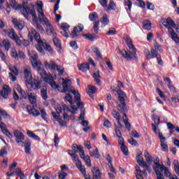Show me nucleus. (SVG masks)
Returning a JSON list of instances; mask_svg holds the SVG:
<instances>
[{
  "label": "nucleus",
  "instance_id": "nucleus-3",
  "mask_svg": "<svg viewBox=\"0 0 179 179\" xmlns=\"http://www.w3.org/2000/svg\"><path fill=\"white\" fill-rule=\"evenodd\" d=\"M62 80L63 82H67L70 87V89L68 90L66 92L65 91L60 92L61 93H66V96H64V100L65 101H68L71 105L72 110H71L69 109V110L68 111H69L72 114H76V111H78V108L73 105V102L72 96H71V94H69V93H73V94H74V97L77 101L78 107H81V106H83V102L80 101V95L79 94V92H76L75 89H73V87L71 86V83H69V80H65L64 78H62Z\"/></svg>",
  "mask_w": 179,
  "mask_h": 179
},
{
  "label": "nucleus",
  "instance_id": "nucleus-42",
  "mask_svg": "<svg viewBox=\"0 0 179 179\" xmlns=\"http://www.w3.org/2000/svg\"><path fill=\"white\" fill-rule=\"evenodd\" d=\"M99 17V15L95 12L92 13L89 15V18L92 22H94V20H97Z\"/></svg>",
  "mask_w": 179,
  "mask_h": 179
},
{
  "label": "nucleus",
  "instance_id": "nucleus-17",
  "mask_svg": "<svg viewBox=\"0 0 179 179\" xmlns=\"http://www.w3.org/2000/svg\"><path fill=\"white\" fill-rule=\"evenodd\" d=\"M24 76L26 79V82L33 79V75L31 74V67H30V66H25L24 67Z\"/></svg>",
  "mask_w": 179,
  "mask_h": 179
},
{
  "label": "nucleus",
  "instance_id": "nucleus-4",
  "mask_svg": "<svg viewBox=\"0 0 179 179\" xmlns=\"http://www.w3.org/2000/svg\"><path fill=\"white\" fill-rule=\"evenodd\" d=\"M126 43L129 47V50H122L121 52L119 50L118 53L121 54L127 61H131L134 58H136V48H135L132 43V39L129 36H127Z\"/></svg>",
  "mask_w": 179,
  "mask_h": 179
},
{
  "label": "nucleus",
  "instance_id": "nucleus-48",
  "mask_svg": "<svg viewBox=\"0 0 179 179\" xmlns=\"http://www.w3.org/2000/svg\"><path fill=\"white\" fill-rule=\"evenodd\" d=\"M161 172L164 174L165 177H171V173H170V171H169V169L166 166L164 168V169H162V171Z\"/></svg>",
  "mask_w": 179,
  "mask_h": 179
},
{
  "label": "nucleus",
  "instance_id": "nucleus-1",
  "mask_svg": "<svg viewBox=\"0 0 179 179\" xmlns=\"http://www.w3.org/2000/svg\"><path fill=\"white\" fill-rule=\"evenodd\" d=\"M29 55L31 57V62L34 68L38 67V72L41 75L42 79H43L44 82L48 83L52 89H57L59 92H68L71 87H69V84L68 82L63 81L60 85H57L55 83V79H57V76L52 74H47L45 70L41 69L40 66L41 65V62L38 61V55L36 51H31L29 52Z\"/></svg>",
  "mask_w": 179,
  "mask_h": 179
},
{
  "label": "nucleus",
  "instance_id": "nucleus-10",
  "mask_svg": "<svg viewBox=\"0 0 179 179\" xmlns=\"http://www.w3.org/2000/svg\"><path fill=\"white\" fill-rule=\"evenodd\" d=\"M56 111L52 112V115L53 116V118H55V121H58V120H60L59 118V114L64 111V113H68L69 111V107L68 106L65 105L64 103H62L61 105H57L56 106Z\"/></svg>",
  "mask_w": 179,
  "mask_h": 179
},
{
  "label": "nucleus",
  "instance_id": "nucleus-36",
  "mask_svg": "<svg viewBox=\"0 0 179 179\" xmlns=\"http://www.w3.org/2000/svg\"><path fill=\"white\" fill-rule=\"evenodd\" d=\"M41 96L43 100H47L48 99V95L47 94V88H42L41 90Z\"/></svg>",
  "mask_w": 179,
  "mask_h": 179
},
{
  "label": "nucleus",
  "instance_id": "nucleus-40",
  "mask_svg": "<svg viewBox=\"0 0 179 179\" xmlns=\"http://www.w3.org/2000/svg\"><path fill=\"white\" fill-rule=\"evenodd\" d=\"M144 156H145V161L147 162V163H152V157L150 156V154L149 153V152L145 151Z\"/></svg>",
  "mask_w": 179,
  "mask_h": 179
},
{
  "label": "nucleus",
  "instance_id": "nucleus-23",
  "mask_svg": "<svg viewBox=\"0 0 179 179\" xmlns=\"http://www.w3.org/2000/svg\"><path fill=\"white\" fill-rule=\"evenodd\" d=\"M27 110L29 114H31L34 117H38V115L40 114V111H38V110L31 108L30 106H27Z\"/></svg>",
  "mask_w": 179,
  "mask_h": 179
},
{
  "label": "nucleus",
  "instance_id": "nucleus-15",
  "mask_svg": "<svg viewBox=\"0 0 179 179\" xmlns=\"http://www.w3.org/2000/svg\"><path fill=\"white\" fill-rule=\"evenodd\" d=\"M20 11L22 12V13L24 16V17H27V15H29V13L30 15H31V16H32V17H34V19H36V17H37L36 15V10H34V8H32L30 10L27 7H21Z\"/></svg>",
  "mask_w": 179,
  "mask_h": 179
},
{
  "label": "nucleus",
  "instance_id": "nucleus-56",
  "mask_svg": "<svg viewBox=\"0 0 179 179\" xmlns=\"http://www.w3.org/2000/svg\"><path fill=\"white\" fill-rule=\"evenodd\" d=\"M80 107H81V113L78 118L79 120H85V108L83 107V105Z\"/></svg>",
  "mask_w": 179,
  "mask_h": 179
},
{
  "label": "nucleus",
  "instance_id": "nucleus-58",
  "mask_svg": "<svg viewBox=\"0 0 179 179\" xmlns=\"http://www.w3.org/2000/svg\"><path fill=\"white\" fill-rule=\"evenodd\" d=\"M78 33H79V29H78V27H74V29L71 34L72 38H74V37H78Z\"/></svg>",
  "mask_w": 179,
  "mask_h": 179
},
{
  "label": "nucleus",
  "instance_id": "nucleus-24",
  "mask_svg": "<svg viewBox=\"0 0 179 179\" xmlns=\"http://www.w3.org/2000/svg\"><path fill=\"white\" fill-rule=\"evenodd\" d=\"M93 78L96 85H99V86H101V80H100V78H101V76H100V71L96 70L93 75Z\"/></svg>",
  "mask_w": 179,
  "mask_h": 179
},
{
  "label": "nucleus",
  "instance_id": "nucleus-43",
  "mask_svg": "<svg viewBox=\"0 0 179 179\" xmlns=\"http://www.w3.org/2000/svg\"><path fill=\"white\" fill-rule=\"evenodd\" d=\"M161 148L162 152H169V145L166 143V141L161 143Z\"/></svg>",
  "mask_w": 179,
  "mask_h": 179
},
{
  "label": "nucleus",
  "instance_id": "nucleus-8",
  "mask_svg": "<svg viewBox=\"0 0 179 179\" xmlns=\"http://www.w3.org/2000/svg\"><path fill=\"white\" fill-rule=\"evenodd\" d=\"M68 153L69 155H71V159L76 162V166L77 169L82 173L83 176L86 174V169L85 166L82 165V162L79 160V157H78V155L76 153L72 152L71 150H69L68 151Z\"/></svg>",
  "mask_w": 179,
  "mask_h": 179
},
{
  "label": "nucleus",
  "instance_id": "nucleus-59",
  "mask_svg": "<svg viewBox=\"0 0 179 179\" xmlns=\"http://www.w3.org/2000/svg\"><path fill=\"white\" fill-rule=\"evenodd\" d=\"M124 6L128 7L129 10H131L132 1H131V0H124Z\"/></svg>",
  "mask_w": 179,
  "mask_h": 179
},
{
  "label": "nucleus",
  "instance_id": "nucleus-32",
  "mask_svg": "<svg viewBox=\"0 0 179 179\" xmlns=\"http://www.w3.org/2000/svg\"><path fill=\"white\" fill-rule=\"evenodd\" d=\"M27 135L29 136V138H33V139H36V141H40V137L36 135L33 131L28 130L27 131Z\"/></svg>",
  "mask_w": 179,
  "mask_h": 179
},
{
  "label": "nucleus",
  "instance_id": "nucleus-5",
  "mask_svg": "<svg viewBox=\"0 0 179 179\" xmlns=\"http://www.w3.org/2000/svg\"><path fill=\"white\" fill-rule=\"evenodd\" d=\"M163 26L168 29L171 38L175 41L177 45H179V37L177 33L174 31L173 27H176V23L171 19L164 20L162 22Z\"/></svg>",
  "mask_w": 179,
  "mask_h": 179
},
{
  "label": "nucleus",
  "instance_id": "nucleus-28",
  "mask_svg": "<svg viewBox=\"0 0 179 179\" xmlns=\"http://www.w3.org/2000/svg\"><path fill=\"white\" fill-rule=\"evenodd\" d=\"M37 43L38 44L36 46L37 51H38L42 55H44V50L43 49V47L44 48V42H37Z\"/></svg>",
  "mask_w": 179,
  "mask_h": 179
},
{
  "label": "nucleus",
  "instance_id": "nucleus-37",
  "mask_svg": "<svg viewBox=\"0 0 179 179\" xmlns=\"http://www.w3.org/2000/svg\"><path fill=\"white\" fill-rule=\"evenodd\" d=\"M92 50L94 54L98 57V58H100L101 59L103 58V56L101 55V53L100 52V50H99V48L97 47H92Z\"/></svg>",
  "mask_w": 179,
  "mask_h": 179
},
{
  "label": "nucleus",
  "instance_id": "nucleus-18",
  "mask_svg": "<svg viewBox=\"0 0 179 179\" xmlns=\"http://www.w3.org/2000/svg\"><path fill=\"white\" fill-rule=\"evenodd\" d=\"M137 163H138L139 166L141 167H145L147 170H149V166H148V163L143 161V157H142V152H138L136 156Z\"/></svg>",
  "mask_w": 179,
  "mask_h": 179
},
{
  "label": "nucleus",
  "instance_id": "nucleus-14",
  "mask_svg": "<svg viewBox=\"0 0 179 179\" xmlns=\"http://www.w3.org/2000/svg\"><path fill=\"white\" fill-rule=\"evenodd\" d=\"M28 37L29 40H31V41H33V37L34 38H35L37 43H40L43 41L41 39V37L40 36V34H38V32H37V31H36V29H34V28L31 29V31L28 34Z\"/></svg>",
  "mask_w": 179,
  "mask_h": 179
},
{
  "label": "nucleus",
  "instance_id": "nucleus-46",
  "mask_svg": "<svg viewBox=\"0 0 179 179\" xmlns=\"http://www.w3.org/2000/svg\"><path fill=\"white\" fill-rule=\"evenodd\" d=\"M160 55L157 54V50L155 49H151L150 51V58H157Z\"/></svg>",
  "mask_w": 179,
  "mask_h": 179
},
{
  "label": "nucleus",
  "instance_id": "nucleus-13",
  "mask_svg": "<svg viewBox=\"0 0 179 179\" xmlns=\"http://www.w3.org/2000/svg\"><path fill=\"white\" fill-rule=\"evenodd\" d=\"M13 134L15 138V142H17L18 146L23 148L24 145V142H23V141H24V134L18 129L14 130Z\"/></svg>",
  "mask_w": 179,
  "mask_h": 179
},
{
  "label": "nucleus",
  "instance_id": "nucleus-44",
  "mask_svg": "<svg viewBox=\"0 0 179 179\" xmlns=\"http://www.w3.org/2000/svg\"><path fill=\"white\" fill-rule=\"evenodd\" d=\"M83 37H85V38L90 40V41H94V40H96V37H94V36H93V34H83Z\"/></svg>",
  "mask_w": 179,
  "mask_h": 179
},
{
  "label": "nucleus",
  "instance_id": "nucleus-39",
  "mask_svg": "<svg viewBox=\"0 0 179 179\" xmlns=\"http://www.w3.org/2000/svg\"><path fill=\"white\" fill-rule=\"evenodd\" d=\"M99 24H100V21H95L94 23V33L93 34L96 35L99 33Z\"/></svg>",
  "mask_w": 179,
  "mask_h": 179
},
{
  "label": "nucleus",
  "instance_id": "nucleus-29",
  "mask_svg": "<svg viewBox=\"0 0 179 179\" xmlns=\"http://www.w3.org/2000/svg\"><path fill=\"white\" fill-rule=\"evenodd\" d=\"M143 27L145 30H148L149 31L152 29V22L149 20H144L143 22Z\"/></svg>",
  "mask_w": 179,
  "mask_h": 179
},
{
  "label": "nucleus",
  "instance_id": "nucleus-6",
  "mask_svg": "<svg viewBox=\"0 0 179 179\" xmlns=\"http://www.w3.org/2000/svg\"><path fill=\"white\" fill-rule=\"evenodd\" d=\"M117 93L118 94L117 99L119 100V102H116L117 104V109L120 113H125V111H128V106H127V103H125V100H127V94L124 92L122 90H117Z\"/></svg>",
  "mask_w": 179,
  "mask_h": 179
},
{
  "label": "nucleus",
  "instance_id": "nucleus-34",
  "mask_svg": "<svg viewBox=\"0 0 179 179\" xmlns=\"http://www.w3.org/2000/svg\"><path fill=\"white\" fill-rule=\"evenodd\" d=\"M27 135L29 136V138H33V139H36V141H40V137L36 135L33 131L28 130L27 131Z\"/></svg>",
  "mask_w": 179,
  "mask_h": 179
},
{
  "label": "nucleus",
  "instance_id": "nucleus-25",
  "mask_svg": "<svg viewBox=\"0 0 179 179\" xmlns=\"http://www.w3.org/2000/svg\"><path fill=\"white\" fill-rule=\"evenodd\" d=\"M24 150L27 155H31V152H30L31 150V143H30V141L29 140L25 141Z\"/></svg>",
  "mask_w": 179,
  "mask_h": 179
},
{
  "label": "nucleus",
  "instance_id": "nucleus-16",
  "mask_svg": "<svg viewBox=\"0 0 179 179\" xmlns=\"http://www.w3.org/2000/svg\"><path fill=\"white\" fill-rule=\"evenodd\" d=\"M9 69L12 73H9V78L10 80H12V82H15L16 80V76L19 75V71H17V69H16V66H9Z\"/></svg>",
  "mask_w": 179,
  "mask_h": 179
},
{
  "label": "nucleus",
  "instance_id": "nucleus-41",
  "mask_svg": "<svg viewBox=\"0 0 179 179\" xmlns=\"http://www.w3.org/2000/svg\"><path fill=\"white\" fill-rule=\"evenodd\" d=\"M101 22L102 23V24H103V26H107V24L110 23V20H108V16H107V15H104Z\"/></svg>",
  "mask_w": 179,
  "mask_h": 179
},
{
  "label": "nucleus",
  "instance_id": "nucleus-30",
  "mask_svg": "<svg viewBox=\"0 0 179 179\" xmlns=\"http://www.w3.org/2000/svg\"><path fill=\"white\" fill-rule=\"evenodd\" d=\"M90 155L91 157H94V159H99L100 157V152H99V149L97 148L94 151H90Z\"/></svg>",
  "mask_w": 179,
  "mask_h": 179
},
{
  "label": "nucleus",
  "instance_id": "nucleus-21",
  "mask_svg": "<svg viewBox=\"0 0 179 179\" xmlns=\"http://www.w3.org/2000/svg\"><path fill=\"white\" fill-rule=\"evenodd\" d=\"M12 93V90L8 85H4L3 87V90L1 91V95L3 96V99H8L9 94Z\"/></svg>",
  "mask_w": 179,
  "mask_h": 179
},
{
  "label": "nucleus",
  "instance_id": "nucleus-19",
  "mask_svg": "<svg viewBox=\"0 0 179 179\" xmlns=\"http://www.w3.org/2000/svg\"><path fill=\"white\" fill-rule=\"evenodd\" d=\"M28 99L33 107H37V94L34 92L28 94Z\"/></svg>",
  "mask_w": 179,
  "mask_h": 179
},
{
  "label": "nucleus",
  "instance_id": "nucleus-61",
  "mask_svg": "<svg viewBox=\"0 0 179 179\" xmlns=\"http://www.w3.org/2000/svg\"><path fill=\"white\" fill-rule=\"evenodd\" d=\"M107 34H108L109 36H114L117 34V30L114 28H110L107 32Z\"/></svg>",
  "mask_w": 179,
  "mask_h": 179
},
{
  "label": "nucleus",
  "instance_id": "nucleus-49",
  "mask_svg": "<svg viewBox=\"0 0 179 179\" xmlns=\"http://www.w3.org/2000/svg\"><path fill=\"white\" fill-rule=\"evenodd\" d=\"M152 121L155 122V125H159L160 124V117L159 116L153 115H152Z\"/></svg>",
  "mask_w": 179,
  "mask_h": 179
},
{
  "label": "nucleus",
  "instance_id": "nucleus-57",
  "mask_svg": "<svg viewBox=\"0 0 179 179\" xmlns=\"http://www.w3.org/2000/svg\"><path fill=\"white\" fill-rule=\"evenodd\" d=\"M0 114H1L3 118H6V119L10 118V116L9 115V114H8V113H6V111L0 109Z\"/></svg>",
  "mask_w": 179,
  "mask_h": 179
},
{
  "label": "nucleus",
  "instance_id": "nucleus-26",
  "mask_svg": "<svg viewBox=\"0 0 179 179\" xmlns=\"http://www.w3.org/2000/svg\"><path fill=\"white\" fill-rule=\"evenodd\" d=\"M122 113L124 114L123 122L124 123V125L126 128L129 131L131 129V123L129 122L128 117H127V113H125V112Z\"/></svg>",
  "mask_w": 179,
  "mask_h": 179
},
{
  "label": "nucleus",
  "instance_id": "nucleus-11",
  "mask_svg": "<svg viewBox=\"0 0 179 179\" xmlns=\"http://www.w3.org/2000/svg\"><path fill=\"white\" fill-rule=\"evenodd\" d=\"M44 64L45 67L48 69H51L52 71H55V69H57V71L59 72V76H62V75H64V67L57 65L54 61L51 60L49 63L45 62Z\"/></svg>",
  "mask_w": 179,
  "mask_h": 179
},
{
  "label": "nucleus",
  "instance_id": "nucleus-12",
  "mask_svg": "<svg viewBox=\"0 0 179 179\" xmlns=\"http://www.w3.org/2000/svg\"><path fill=\"white\" fill-rule=\"evenodd\" d=\"M25 85L28 89H33V90H38L41 88V81L39 79H31V80L25 81Z\"/></svg>",
  "mask_w": 179,
  "mask_h": 179
},
{
  "label": "nucleus",
  "instance_id": "nucleus-22",
  "mask_svg": "<svg viewBox=\"0 0 179 179\" xmlns=\"http://www.w3.org/2000/svg\"><path fill=\"white\" fill-rule=\"evenodd\" d=\"M13 23L18 30H22V29L24 27V22L23 21H19L17 19L14 18L13 20Z\"/></svg>",
  "mask_w": 179,
  "mask_h": 179
},
{
  "label": "nucleus",
  "instance_id": "nucleus-53",
  "mask_svg": "<svg viewBox=\"0 0 179 179\" xmlns=\"http://www.w3.org/2000/svg\"><path fill=\"white\" fill-rule=\"evenodd\" d=\"M112 115H113L114 118L117 120V121H120V120H121V115H120V113L114 110L112 113Z\"/></svg>",
  "mask_w": 179,
  "mask_h": 179
},
{
  "label": "nucleus",
  "instance_id": "nucleus-2",
  "mask_svg": "<svg viewBox=\"0 0 179 179\" xmlns=\"http://www.w3.org/2000/svg\"><path fill=\"white\" fill-rule=\"evenodd\" d=\"M38 10V17L41 22V23H45V26H47L46 28V33L51 36L52 34L53 36V43L55 45L59 48V50H61V41H59V39L57 38V32H55V29H54V27L51 24V22L47 19V17H45V15H44V12L43 11V1H39L37 3Z\"/></svg>",
  "mask_w": 179,
  "mask_h": 179
},
{
  "label": "nucleus",
  "instance_id": "nucleus-20",
  "mask_svg": "<svg viewBox=\"0 0 179 179\" xmlns=\"http://www.w3.org/2000/svg\"><path fill=\"white\" fill-rule=\"evenodd\" d=\"M3 31L4 34L6 36H8V37H9V38H11V40L17 38V34H16V31H15V29H3Z\"/></svg>",
  "mask_w": 179,
  "mask_h": 179
},
{
  "label": "nucleus",
  "instance_id": "nucleus-38",
  "mask_svg": "<svg viewBox=\"0 0 179 179\" xmlns=\"http://www.w3.org/2000/svg\"><path fill=\"white\" fill-rule=\"evenodd\" d=\"M97 92V87L96 86H90L89 87V94L91 97H93V94Z\"/></svg>",
  "mask_w": 179,
  "mask_h": 179
},
{
  "label": "nucleus",
  "instance_id": "nucleus-63",
  "mask_svg": "<svg viewBox=\"0 0 179 179\" xmlns=\"http://www.w3.org/2000/svg\"><path fill=\"white\" fill-rule=\"evenodd\" d=\"M171 101L173 103H179V94H176V97L172 96Z\"/></svg>",
  "mask_w": 179,
  "mask_h": 179
},
{
  "label": "nucleus",
  "instance_id": "nucleus-51",
  "mask_svg": "<svg viewBox=\"0 0 179 179\" xmlns=\"http://www.w3.org/2000/svg\"><path fill=\"white\" fill-rule=\"evenodd\" d=\"M50 2H56L54 10L55 13V12H57V10H58L59 8V2H61V0H51Z\"/></svg>",
  "mask_w": 179,
  "mask_h": 179
},
{
  "label": "nucleus",
  "instance_id": "nucleus-50",
  "mask_svg": "<svg viewBox=\"0 0 179 179\" xmlns=\"http://www.w3.org/2000/svg\"><path fill=\"white\" fill-rule=\"evenodd\" d=\"M10 5L13 9H19V3L16 2V0H10Z\"/></svg>",
  "mask_w": 179,
  "mask_h": 179
},
{
  "label": "nucleus",
  "instance_id": "nucleus-54",
  "mask_svg": "<svg viewBox=\"0 0 179 179\" xmlns=\"http://www.w3.org/2000/svg\"><path fill=\"white\" fill-rule=\"evenodd\" d=\"M6 155H8V151L6 150V147H3V148H1V150L0 151V156H1V157H5V156H6Z\"/></svg>",
  "mask_w": 179,
  "mask_h": 179
},
{
  "label": "nucleus",
  "instance_id": "nucleus-31",
  "mask_svg": "<svg viewBox=\"0 0 179 179\" xmlns=\"http://www.w3.org/2000/svg\"><path fill=\"white\" fill-rule=\"evenodd\" d=\"M3 45L5 48L6 51H9L10 49V42L8 39L3 40Z\"/></svg>",
  "mask_w": 179,
  "mask_h": 179
},
{
  "label": "nucleus",
  "instance_id": "nucleus-7",
  "mask_svg": "<svg viewBox=\"0 0 179 179\" xmlns=\"http://www.w3.org/2000/svg\"><path fill=\"white\" fill-rule=\"evenodd\" d=\"M71 148L73 150H71V152H73V153H76V155L78 150H79L80 157H81V159H83V160H84L86 166H87V167H92V162L90 161V157H89V155H85V150L82 149V146L73 144Z\"/></svg>",
  "mask_w": 179,
  "mask_h": 179
},
{
  "label": "nucleus",
  "instance_id": "nucleus-27",
  "mask_svg": "<svg viewBox=\"0 0 179 179\" xmlns=\"http://www.w3.org/2000/svg\"><path fill=\"white\" fill-rule=\"evenodd\" d=\"M79 71H81L82 72H87L90 69V66H89V63H84L82 64L80 66H78Z\"/></svg>",
  "mask_w": 179,
  "mask_h": 179
},
{
  "label": "nucleus",
  "instance_id": "nucleus-62",
  "mask_svg": "<svg viewBox=\"0 0 179 179\" xmlns=\"http://www.w3.org/2000/svg\"><path fill=\"white\" fill-rule=\"evenodd\" d=\"M144 54L145 55L146 59H150V51H149V50L145 49Z\"/></svg>",
  "mask_w": 179,
  "mask_h": 179
},
{
  "label": "nucleus",
  "instance_id": "nucleus-64",
  "mask_svg": "<svg viewBox=\"0 0 179 179\" xmlns=\"http://www.w3.org/2000/svg\"><path fill=\"white\" fill-rule=\"evenodd\" d=\"M68 176L67 173L61 172L59 173V179H65V177Z\"/></svg>",
  "mask_w": 179,
  "mask_h": 179
},
{
  "label": "nucleus",
  "instance_id": "nucleus-60",
  "mask_svg": "<svg viewBox=\"0 0 179 179\" xmlns=\"http://www.w3.org/2000/svg\"><path fill=\"white\" fill-rule=\"evenodd\" d=\"M156 92L161 97V99H164V100H166V96L164 95V94H163V92H162L160 89L156 88Z\"/></svg>",
  "mask_w": 179,
  "mask_h": 179
},
{
  "label": "nucleus",
  "instance_id": "nucleus-52",
  "mask_svg": "<svg viewBox=\"0 0 179 179\" xmlns=\"http://www.w3.org/2000/svg\"><path fill=\"white\" fill-rule=\"evenodd\" d=\"M173 164H174V169H175V171H176V174L179 175V163H178V161L174 160Z\"/></svg>",
  "mask_w": 179,
  "mask_h": 179
},
{
  "label": "nucleus",
  "instance_id": "nucleus-33",
  "mask_svg": "<svg viewBox=\"0 0 179 179\" xmlns=\"http://www.w3.org/2000/svg\"><path fill=\"white\" fill-rule=\"evenodd\" d=\"M27 135L29 136V138H33V139H36V141H40V137L36 135L33 131L28 130L27 131Z\"/></svg>",
  "mask_w": 179,
  "mask_h": 179
},
{
  "label": "nucleus",
  "instance_id": "nucleus-35",
  "mask_svg": "<svg viewBox=\"0 0 179 179\" xmlns=\"http://www.w3.org/2000/svg\"><path fill=\"white\" fill-rule=\"evenodd\" d=\"M27 135L29 136V138H33V139H36V141H40V137L36 135L33 131L28 130L27 131Z\"/></svg>",
  "mask_w": 179,
  "mask_h": 179
},
{
  "label": "nucleus",
  "instance_id": "nucleus-55",
  "mask_svg": "<svg viewBox=\"0 0 179 179\" xmlns=\"http://www.w3.org/2000/svg\"><path fill=\"white\" fill-rule=\"evenodd\" d=\"M40 110H41V117H42L43 120L46 121L47 120V112H45V109L42 108Z\"/></svg>",
  "mask_w": 179,
  "mask_h": 179
},
{
  "label": "nucleus",
  "instance_id": "nucleus-9",
  "mask_svg": "<svg viewBox=\"0 0 179 179\" xmlns=\"http://www.w3.org/2000/svg\"><path fill=\"white\" fill-rule=\"evenodd\" d=\"M153 170L157 174V179H164L163 174H162V170L164 169V165L160 164V159L159 157L156 159V162H154Z\"/></svg>",
  "mask_w": 179,
  "mask_h": 179
},
{
  "label": "nucleus",
  "instance_id": "nucleus-47",
  "mask_svg": "<svg viewBox=\"0 0 179 179\" xmlns=\"http://www.w3.org/2000/svg\"><path fill=\"white\" fill-rule=\"evenodd\" d=\"M108 10H115V3L113 0L110 1L109 6L108 7Z\"/></svg>",
  "mask_w": 179,
  "mask_h": 179
},
{
  "label": "nucleus",
  "instance_id": "nucleus-45",
  "mask_svg": "<svg viewBox=\"0 0 179 179\" xmlns=\"http://www.w3.org/2000/svg\"><path fill=\"white\" fill-rule=\"evenodd\" d=\"M120 149H121L123 155H124V156H128L129 155V152L128 151V148H127V146L122 145L120 147Z\"/></svg>",
  "mask_w": 179,
  "mask_h": 179
}]
</instances>
